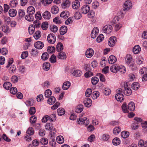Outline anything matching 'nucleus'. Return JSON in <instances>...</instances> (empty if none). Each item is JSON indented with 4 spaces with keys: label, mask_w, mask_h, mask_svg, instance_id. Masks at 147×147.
I'll use <instances>...</instances> for the list:
<instances>
[{
    "label": "nucleus",
    "mask_w": 147,
    "mask_h": 147,
    "mask_svg": "<svg viewBox=\"0 0 147 147\" xmlns=\"http://www.w3.org/2000/svg\"><path fill=\"white\" fill-rule=\"evenodd\" d=\"M42 16L45 20H49L51 17V13L48 11H46L42 13Z\"/></svg>",
    "instance_id": "obj_15"
},
{
    "label": "nucleus",
    "mask_w": 147,
    "mask_h": 147,
    "mask_svg": "<svg viewBox=\"0 0 147 147\" xmlns=\"http://www.w3.org/2000/svg\"><path fill=\"white\" fill-rule=\"evenodd\" d=\"M49 117V121L51 122H53L55 121L56 119V115L54 114H53L50 116Z\"/></svg>",
    "instance_id": "obj_46"
},
{
    "label": "nucleus",
    "mask_w": 147,
    "mask_h": 147,
    "mask_svg": "<svg viewBox=\"0 0 147 147\" xmlns=\"http://www.w3.org/2000/svg\"><path fill=\"white\" fill-rule=\"evenodd\" d=\"M50 29L51 31L55 33L57 31L58 28L56 26L53 25L50 26Z\"/></svg>",
    "instance_id": "obj_55"
},
{
    "label": "nucleus",
    "mask_w": 147,
    "mask_h": 147,
    "mask_svg": "<svg viewBox=\"0 0 147 147\" xmlns=\"http://www.w3.org/2000/svg\"><path fill=\"white\" fill-rule=\"evenodd\" d=\"M45 97L48 98L51 96L52 94V92L50 90L48 89L45 91Z\"/></svg>",
    "instance_id": "obj_56"
},
{
    "label": "nucleus",
    "mask_w": 147,
    "mask_h": 147,
    "mask_svg": "<svg viewBox=\"0 0 147 147\" xmlns=\"http://www.w3.org/2000/svg\"><path fill=\"white\" fill-rule=\"evenodd\" d=\"M43 69L44 70L48 71L49 70L50 67V64L49 62H45L43 65Z\"/></svg>",
    "instance_id": "obj_31"
},
{
    "label": "nucleus",
    "mask_w": 147,
    "mask_h": 147,
    "mask_svg": "<svg viewBox=\"0 0 147 147\" xmlns=\"http://www.w3.org/2000/svg\"><path fill=\"white\" fill-rule=\"evenodd\" d=\"M113 28L110 25H107L105 26L103 28V31L106 34H109L112 32Z\"/></svg>",
    "instance_id": "obj_5"
},
{
    "label": "nucleus",
    "mask_w": 147,
    "mask_h": 147,
    "mask_svg": "<svg viewBox=\"0 0 147 147\" xmlns=\"http://www.w3.org/2000/svg\"><path fill=\"white\" fill-rule=\"evenodd\" d=\"M140 73L141 74H147V68L146 67L142 68L140 70Z\"/></svg>",
    "instance_id": "obj_64"
},
{
    "label": "nucleus",
    "mask_w": 147,
    "mask_h": 147,
    "mask_svg": "<svg viewBox=\"0 0 147 147\" xmlns=\"http://www.w3.org/2000/svg\"><path fill=\"white\" fill-rule=\"evenodd\" d=\"M25 18L27 21L31 22L33 21L34 18L32 15L28 14V15H27L25 16Z\"/></svg>",
    "instance_id": "obj_41"
},
{
    "label": "nucleus",
    "mask_w": 147,
    "mask_h": 147,
    "mask_svg": "<svg viewBox=\"0 0 147 147\" xmlns=\"http://www.w3.org/2000/svg\"><path fill=\"white\" fill-rule=\"evenodd\" d=\"M118 71L121 74H124L126 72V68L123 66L119 65Z\"/></svg>",
    "instance_id": "obj_44"
},
{
    "label": "nucleus",
    "mask_w": 147,
    "mask_h": 147,
    "mask_svg": "<svg viewBox=\"0 0 147 147\" xmlns=\"http://www.w3.org/2000/svg\"><path fill=\"white\" fill-rule=\"evenodd\" d=\"M117 41V38L115 36H111L109 38L108 41L109 46L114 45Z\"/></svg>",
    "instance_id": "obj_9"
},
{
    "label": "nucleus",
    "mask_w": 147,
    "mask_h": 147,
    "mask_svg": "<svg viewBox=\"0 0 147 147\" xmlns=\"http://www.w3.org/2000/svg\"><path fill=\"white\" fill-rule=\"evenodd\" d=\"M57 57L59 59H65L66 58V55L64 52H60L57 55Z\"/></svg>",
    "instance_id": "obj_17"
},
{
    "label": "nucleus",
    "mask_w": 147,
    "mask_h": 147,
    "mask_svg": "<svg viewBox=\"0 0 147 147\" xmlns=\"http://www.w3.org/2000/svg\"><path fill=\"white\" fill-rule=\"evenodd\" d=\"M69 16V12L67 11H62L60 14V16L63 18L64 19H67Z\"/></svg>",
    "instance_id": "obj_16"
},
{
    "label": "nucleus",
    "mask_w": 147,
    "mask_h": 147,
    "mask_svg": "<svg viewBox=\"0 0 147 147\" xmlns=\"http://www.w3.org/2000/svg\"><path fill=\"white\" fill-rule=\"evenodd\" d=\"M138 145L139 147H147V140L144 141L142 140H140L138 142Z\"/></svg>",
    "instance_id": "obj_22"
},
{
    "label": "nucleus",
    "mask_w": 147,
    "mask_h": 147,
    "mask_svg": "<svg viewBox=\"0 0 147 147\" xmlns=\"http://www.w3.org/2000/svg\"><path fill=\"white\" fill-rule=\"evenodd\" d=\"M116 57L114 56L111 55L109 58V64H112L115 63L117 61Z\"/></svg>",
    "instance_id": "obj_19"
},
{
    "label": "nucleus",
    "mask_w": 147,
    "mask_h": 147,
    "mask_svg": "<svg viewBox=\"0 0 147 147\" xmlns=\"http://www.w3.org/2000/svg\"><path fill=\"white\" fill-rule=\"evenodd\" d=\"M80 6V3L79 0H75L72 3V6L74 9H78Z\"/></svg>",
    "instance_id": "obj_18"
},
{
    "label": "nucleus",
    "mask_w": 147,
    "mask_h": 147,
    "mask_svg": "<svg viewBox=\"0 0 147 147\" xmlns=\"http://www.w3.org/2000/svg\"><path fill=\"white\" fill-rule=\"evenodd\" d=\"M34 132L33 128L32 127H30L27 130L26 133L28 134L32 135L34 134Z\"/></svg>",
    "instance_id": "obj_59"
},
{
    "label": "nucleus",
    "mask_w": 147,
    "mask_h": 147,
    "mask_svg": "<svg viewBox=\"0 0 147 147\" xmlns=\"http://www.w3.org/2000/svg\"><path fill=\"white\" fill-rule=\"evenodd\" d=\"M36 117L35 116H32L30 118V121L32 125L36 122Z\"/></svg>",
    "instance_id": "obj_57"
},
{
    "label": "nucleus",
    "mask_w": 147,
    "mask_h": 147,
    "mask_svg": "<svg viewBox=\"0 0 147 147\" xmlns=\"http://www.w3.org/2000/svg\"><path fill=\"white\" fill-rule=\"evenodd\" d=\"M119 65H113L111 67V71L113 73H116L118 71Z\"/></svg>",
    "instance_id": "obj_13"
},
{
    "label": "nucleus",
    "mask_w": 147,
    "mask_h": 147,
    "mask_svg": "<svg viewBox=\"0 0 147 147\" xmlns=\"http://www.w3.org/2000/svg\"><path fill=\"white\" fill-rule=\"evenodd\" d=\"M82 17L81 14L79 12H76L74 14V17L76 20H79Z\"/></svg>",
    "instance_id": "obj_62"
},
{
    "label": "nucleus",
    "mask_w": 147,
    "mask_h": 147,
    "mask_svg": "<svg viewBox=\"0 0 147 147\" xmlns=\"http://www.w3.org/2000/svg\"><path fill=\"white\" fill-rule=\"evenodd\" d=\"M143 59L142 56H138L136 58V62L138 64L140 65L142 63Z\"/></svg>",
    "instance_id": "obj_34"
},
{
    "label": "nucleus",
    "mask_w": 147,
    "mask_h": 147,
    "mask_svg": "<svg viewBox=\"0 0 147 147\" xmlns=\"http://www.w3.org/2000/svg\"><path fill=\"white\" fill-rule=\"evenodd\" d=\"M27 11L29 14L32 15L35 12V9L33 7L30 6L27 8Z\"/></svg>",
    "instance_id": "obj_23"
},
{
    "label": "nucleus",
    "mask_w": 147,
    "mask_h": 147,
    "mask_svg": "<svg viewBox=\"0 0 147 147\" xmlns=\"http://www.w3.org/2000/svg\"><path fill=\"white\" fill-rule=\"evenodd\" d=\"M18 2L16 0L11 1L9 3V5L11 7H14L17 5Z\"/></svg>",
    "instance_id": "obj_40"
},
{
    "label": "nucleus",
    "mask_w": 147,
    "mask_h": 147,
    "mask_svg": "<svg viewBox=\"0 0 147 147\" xmlns=\"http://www.w3.org/2000/svg\"><path fill=\"white\" fill-rule=\"evenodd\" d=\"M121 131V129L120 127H116L113 129V133L114 134H119Z\"/></svg>",
    "instance_id": "obj_60"
},
{
    "label": "nucleus",
    "mask_w": 147,
    "mask_h": 147,
    "mask_svg": "<svg viewBox=\"0 0 147 147\" xmlns=\"http://www.w3.org/2000/svg\"><path fill=\"white\" fill-rule=\"evenodd\" d=\"M67 27L66 26H61L60 29V32L61 34L63 35L67 32Z\"/></svg>",
    "instance_id": "obj_21"
},
{
    "label": "nucleus",
    "mask_w": 147,
    "mask_h": 147,
    "mask_svg": "<svg viewBox=\"0 0 147 147\" xmlns=\"http://www.w3.org/2000/svg\"><path fill=\"white\" fill-rule=\"evenodd\" d=\"M45 128L47 130H54L55 129L53 128L52 124L47 123L45 126Z\"/></svg>",
    "instance_id": "obj_27"
},
{
    "label": "nucleus",
    "mask_w": 147,
    "mask_h": 147,
    "mask_svg": "<svg viewBox=\"0 0 147 147\" xmlns=\"http://www.w3.org/2000/svg\"><path fill=\"white\" fill-rule=\"evenodd\" d=\"M70 5V1L68 0H65L63 3L62 6L64 8L69 6Z\"/></svg>",
    "instance_id": "obj_45"
},
{
    "label": "nucleus",
    "mask_w": 147,
    "mask_h": 147,
    "mask_svg": "<svg viewBox=\"0 0 147 147\" xmlns=\"http://www.w3.org/2000/svg\"><path fill=\"white\" fill-rule=\"evenodd\" d=\"M129 132L126 131H124L121 133V137L124 138H126L128 137L129 136Z\"/></svg>",
    "instance_id": "obj_42"
},
{
    "label": "nucleus",
    "mask_w": 147,
    "mask_h": 147,
    "mask_svg": "<svg viewBox=\"0 0 147 147\" xmlns=\"http://www.w3.org/2000/svg\"><path fill=\"white\" fill-rule=\"evenodd\" d=\"M11 84L9 82H5L3 85V86L4 88L6 90H9L11 87Z\"/></svg>",
    "instance_id": "obj_28"
},
{
    "label": "nucleus",
    "mask_w": 147,
    "mask_h": 147,
    "mask_svg": "<svg viewBox=\"0 0 147 147\" xmlns=\"http://www.w3.org/2000/svg\"><path fill=\"white\" fill-rule=\"evenodd\" d=\"M55 47H48L47 51L49 53H52L55 52Z\"/></svg>",
    "instance_id": "obj_47"
},
{
    "label": "nucleus",
    "mask_w": 147,
    "mask_h": 147,
    "mask_svg": "<svg viewBox=\"0 0 147 147\" xmlns=\"http://www.w3.org/2000/svg\"><path fill=\"white\" fill-rule=\"evenodd\" d=\"M71 83L69 81L65 82L63 84V88L64 90H66L68 89L70 87Z\"/></svg>",
    "instance_id": "obj_26"
},
{
    "label": "nucleus",
    "mask_w": 147,
    "mask_h": 147,
    "mask_svg": "<svg viewBox=\"0 0 147 147\" xmlns=\"http://www.w3.org/2000/svg\"><path fill=\"white\" fill-rule=\"evenodd\" d=\"M35 47V48L32 49L31 51V54L34 56L38 55V52L37 49H41L43 47Z\"/></svg>",
    "instance_id": "obj_14"
},
{
    "label": "nucleus",
    "mask_w": 147,
    "mask_h": 147,
    "mask_svg": "<svg viewBox=\"0 0 147 147\" xmlns=\"http://www.w3.org/2000/svg\"><path fill=\"white\" fill-rule=\"evenodd\" d=\"M98 78L96 77H92L91 80L92 83L93 85L96 84L98 83Z\"/></svg>",
    "instance_id": "obj_43"
},
{
    "label": "nucleus",
    "mask_w": 147,
    "mask_h": 147,
    "mask_svg": "<svg viewBox=\"0 0 147 147\" xmlns=\"http://www.w3.org/2000/svg\"><path fill=\"white\" fill-rule=\"evenodd\" d=\"M92 94V90L91 88H88L85 92V95L86 97L88 98L89 97L91 94Z\"/></svg>",
    "instance_id": "obj_54"
},
{
    "label": "nucleus",
    "mask_w": 147,
    "mask_h": 147,
    "mask_svg": "<svg viewBox=\"0 0 147 147\" xmlns=\"http://www.w3.org/2000/svg\"><path fill=\"white\" fill-rule=\"evenodd\" d=\"M140 87V84L138 82L133 83L131 86L132 88L134 90H137Z\"/></svg>",
    "instance_id": "obj_37"
},
{
    "label": "nucleus",
    "mask_w": 147,
    "mask_h": 147,
    "mask_svg": "<svg viewBox=\"0 0 147 147\" xmlns=\"http://www.w3.org/2000/svg\"><path fill=\"white\" fill-rule=\"evenodd\" d=\"M48 139L45 138H42L40 140V142L42 145H46L48 143Z\"/></svg>",
    "instance_id": "obj_50"
},
{
    "label": "nucleus",
    "mask_w": 147,
    "mask_h": 147,
    "mask_svg": "<svg viewBox=\"0 0 147 147\" xmlns=\"http://www.w3.org/2000/svg\"><path fill=\"white\" fill-rule=\"evenodd\" d=\"M47 40L48 42L51 44L55 43L56 40V36L53 33L49 34L47 37Z\"/></svg>",
    "instance_id": "obj_4"
},
{
    "label": "nucleus",
    "mask_w": 147,
    "mask_h": 147,
    "mask_svg": "<svg viewBox=\"0 0 147 147\" xmlns=\"http://www.w3.org/2000/svg\"><path fill=\"white\" fill-rule=\"evenodd\" d=\"M35 29V25H34V24L30 25L28 28L29 34L30 35L33 34L34 32Z\"/></svg>",
    "instance_id": "obj_20"
},
{
    "label": "nucleus",
    "mask_w": 147,
    "mask_h": 147,
    "mask_svg": "<svg viewBox=\"0 0 147 147\" xmlns=\"http://www.w3.org/2000/svg\"><path fill=\"white\" fill-rule=\"evenodd\" d=\"M83 105H78L76 109V112L78 113H80L83 111Z\"/></svg>",
    "instance_id": "obj_35"
},
{
    "label": "nucleus",
    "mask_w": 147,
    "mask_h": 147,
    "mask_svg": "<svg viewBox=\"0 0 147 147\" xmlns=\"http://www.w3.org/2000/svg\"><path fill=\"white\" fill-rule=\"evenodd\" d=\"M141 51V48L140 47H134L133 49V52L135 54L139 53Z\"/></svg>",
    "instance_id": "obj_30"
},
{
    "label": "nucleus",
    "mask_w": 147,
    "mask_h": 147,
    "mask_svg": "<svg viewBox=\"0 0 147 147\" xmlns=\"http://www.w3.org/2000/svg\"><path fill=\"white\" fill-rule=\"evenodd\" d=\"M112 142L114 145L117 146L120 144V140L119 138L116 137L113 140Z\"/></svg>",
    "instance_id": "obj_33"
},
{
    "label": "nucleus",
    "mask_w": 147,
    "mask_h": 147,
    "mask_svg": "<svg viewBox=\"0 0 147 147\" xmlns=\"http://www.w3.org/2000/svg\"><path fill=\"white\" fill-rule=\"evenodd\" d=\"M125 61L126 63L130 66H132L134 64V61L132 59V56L130 54H128L126 55Z\"/></svg>",
    "instance_id": "obj_3"
},
{
    "label": "nucleus",
    "mask_w": 147,
    "mask_h": 147,
    "mask_svg": "<svg viewBox=\"0 0 147 147\" xmlns=\"http://www.w3.org/2000/svg\"><path fill=\"white\" fill-rule=\"evenodd\" d=\"M132 4L129 0L126 1L124 3L123 10L124 11L128 10L131 7Z\"/></svg>",
    "instance_id": "obj_6"
},
{
    "label": "nucleus",
    "mask_w": 147,
    "mask_h": 147,
    "mask_svg": "<svg viewBox=\"0 0 147 147\" xmlns=\"http://www.w3.org/2000/svg\"><path fill=\"white\" fill-rule=\"evenodd\" d=\"M59 10L58 7L57 6L55 5L52 7L51 11L53 14H55L58 13Z\"/></svg>",
    "instance_id": "obj_25"
},
{
    "label": "nucleus",
    "mask_w": 147,
    "mask_h": 147,
    "mask_svg": "<svg viewBox=\"0 0 147 147\" xmlns=\"http://www.w3.org/2000/svg\"><path fill=\"white\" fill-rule=\"evenodd\" d=\"M48 23L45 22L42 24L41 27L43 30H46L48 28Z\"/></svg>",
    "instance_id": "obj_58"
},
{
    "label": "nucleus",
    "mask_w": 147,
    "mask_h": 147,
    "mask_svg": "<svg viewBox=\"0 0 147 147\" xmlns=\"http://www.w3.org/2000/svg\"><path fill=\"white\" fill-rule=\"evenodd\" d=\"M90 10L89 6L88 5H83L81 9V11L84 14H86Z\"/></svg>",
    "instance_id": "obj_8"
},
{
    "label": "nucleus",
    "mask_w": 147,
    "mask_h": 147,
    "mask_svg": "<svg viewBox=\"0 0 147 147\" xmlns=\"http://www.w3.org/2000/svg\"><path fill=\"white\" fill-rule=\"evenodd\" d=\"M84 102L86 107H89L91 106L92 101L90 98H86L84 100Z\"/></svg>",
    "instance_id": "obj_12"
},
{
    "label": "nucleus",
    "mask_w": 147,
    "mask_h": 147,
    "mask_svg": "<svg viewBox=\"0 0 147 147\" xmlns=\"http://www.w3.org/2000/svg\"><path fill=\"white\" fill-rule=\"evenodd\" d=\"M41 36V33L39 31H37L36 32L34 35V37L36 39H39Z\"/></svg>",
    "instance_id": "obj_48"
},
{
    "label": "nucleus",
    "mask_w": 147,
    "mask_h": 147,
    "mask_svg": "<svg viewBox=\"0 0 147 147\" xmlns=\"http://www.w3.org/2000/svg\"><path fill=\"white\" fill-rule=\"evenodd\" d=\"M94 51L91 48H89L86 52V56L88 58H90L93 55Z\"/></svg>",
    "instance_id": "obj_10"
},
{
    "label": "nucleus",
    "mask_w": 147,
    "mask_h": 147,
    "mask_svg": "<svg viewBox=\"0 0 147 147\" xmlns=\"http://www.w3.org/2000/svg\"><path fill=\"white\" fill-rule=\"evenodd\" d=\"M57 141L58 143L61 144L64 142V139L63 137L61 136H58L56 138Z\"/></svg>",
    "instance_id": "obj_36"
},
{
    "label": "nucleus",
    "mask_w": 147,
    "mask_h": 147,
    "mask_svg": "<svg viewBox=\"0 0 147 147\" xmlns=\"http://www.w3.org/2000/svg\"><path fill=\"white\" fill-rule=\"evenodd\" d=\"M117 93L115 96L116 99L119 102H121L124 100V96L123 93V92L122 89L119 88L117 90Z\"/></svg>",
    "instance_id": "obj_1"
},
{
    "label": "nucleus",
    "mask_w": 147,
    "mask_h": 147,
    "mask_svg": "<svg viewBox=\"0 0 147 147\" xmlns=\"http://www.w3.org/2000/svg\"><path fill=\"white\" fill-rule=\"evenodd\" d=\"M17 13V11L16 9H10L9 11V15L11 17L15 16Z\"/></svg>",
    "instance_id": "obj_24"
},
{
    "label": "nucleus",
    "mask_w": 147,
    "mask_h": 147,
    "mask_svg": "<svg viewBox=\"0 0 147 147\" xmlns=\"http://www.w3.org/2000/svg\"><path fill=\"white\" fill-rule=\"evenodd\" d=\"M109 138V136L107 134H103L101 136V139L104 141H107Z\"/></svg>",
    "instance_id": "obj_52"
},
{
    "label": "nucleus",
    "mask_w": 147,
    "mask_h": 147,
    "mask_svg": "<svg viewBox=\"0 0 147 147\" xmlns=\"http://www.w3.org/2000/svg\"><path fill=\"white\" fill-rule=\"evenodd\" d=\"M124 113H127L129 112L128 107H127L125 103H124L121 107Z\"/></svg>",
    "instance_id": "obj_49"
},
{
    "label": "nucleus",
    "mask_w": 147,
    "mask_h": 147,
    "mask_svg": "<svg viewBox=\"0 0 147 147\" xmlns=\"http://www.w3.org/2000/svg\"><path fill=\"white\" fill-rule=\"evenodd\" d=\"M57 112L59 115L62 116L65 113V111L64 109L59 108L57 110Z\"/></svg>",
    "instance_id": "obj_38"
},
{
    "label": "nucleus",
    "mask_w": 147,
    "mask_h": 147,
    "mask_svg": "<svg viewBox=\"0 0 147 147\" xmlns=\"http://www.w3.org/2000/svg\"><path fill=\"white\" fill-rule=\"evenodd\" d=\"M103 92L106 95H108L111 92V90L108 88H105L103 90Z\"/></svg>",
    "instance_id": "obj_63"
},
{
    "label": "nucleus",
    "mask_w": 147,
    "mask_h": 147,
    "mask_svg": "<svg viewBox=\"0 0 147 147\" xmlns=\"http://www.w3.org/2000/svg\"><path fill=\"white\" fill-rule=\"evenodd\" d=\"M55 97L51 96L48 99V103L50 105L53 104L55 102Z\"/></svg>",
    "instance_id": "obj_39"
},
{
    "label": "nucleus",
    "mask_w": 147,
    "mask_h": 147,
    "mask_svg": "<svg viewBox=\"0 0 147 147\" xmlns=\"http://www.w3.org/2000/svg\"><path fill=\"white\" fill-rule=\"evenodd\" d=\"M124 87L125 90L123 93L124 94L127 96L130 95L132 93V90L130 88L128 87L127 83L124 84Z\"/></svg>",
    "instance_id": "obj_7"
},
{
    "label": "nucleus",
    "mask_w": 147,
    "mask_h": 147,
    "mask_svg": "<svg viewBox=\"0 0 147 147\" xmlns=\"http://www.w3.org/2000/svg\"><path fill=\"white\" fill-rule=\"evenodd\" d=\"M72 74L76 77H80L82 74V72L80 70L77 69L72 71Z\"/></svg>",
    "instance_id": "obj_11"
},
{
    "label": "nucleus",
    "mask_w": 147,
    "mask_h": 147,
    "mask_svg": "<svg viewBox=\"0 0 147 147\" xmlns=\"http://www.w3.org/2000/svg\"><path fill=\"white\" fill-rule=\"evenodd\" d=\"M77 122L80 124H83L87 125L89 124V120L87 119L86 117H80L79 119H77Z\"/></svg>",
    "instance_id": "obj_2"
},
{
    "label": "nucleus",
    "mask_w": 147,
    "mask_h": 147,
    "mask_svg": "<svg viewBox=\"0 0 147 147\" xmlns=\"http://www.w3.org/2000/svg\"><path fill=\"white\" fill-rule=\"evenodd\" d=\"M99 96V93L98 91H94L92 94L91 97L93 99H97Z\"/></svg>",
    "instance_id": "obj_32"
},
{
    "label": "nucleus",
    "mask_w": 147,
    "mask_h": 147,
    "mask_svg": "<svg viewBox=\"0 0 147 147\" xmlns=\"http://www.w3.org/2000/svg\"><path fill=\"white\" fill-rule=\"evenodd\" d=\"M128 107L129 110L134 111L135 107L134 103L132 102H130L128 104Z\"/></svg>",
    "instance_id": "obj_29"
},
{
    "label": "nucleus",
    "mask_w": 147,
    "mask_h": 147,
    "mask_svg": "<svg viewBox=\"0 0 147 147\" xmlns=\"http://www.w3.org/2000/svg\"><path fill=\"white\" fill-rule=\"evenodd\" d=\"M104 38V35L102 34H100L96 38V41L98 42H101Z\"/></svg>",
    "instance_id": "obj_53"
},
{
    "label": "nucleus",
    "mask_w": 147,
    "mask_h": 147,
    "mask_svg": "<svg viewBox=\"0 0 147 147\" xmlns=\"http://www.w3.org/2000/svg\"><path fill=\"white\" fill-rule=\"evenodd\" d=\"M49 56V54L47 53H44L42 54L41 58L43 60H45L48 59Z\"/></svg>",
    "instance_id": "obj_51"
},
{
    "label": "nucleus",
    "mask_w": 147,
    "mask_h": 147,
    "mask_svg": "<svg viewBox=\"0 0 147 147\" xmlns=\"http://www.w3.org/2000/svg\"><path fill=\"white\" fill-rule=\"evenodd\" d=\"M53 0H42V2L44 6H46L47 4H50Z\"/></svg>",
    "instance_id": "obj_61"
}]
</instances>
